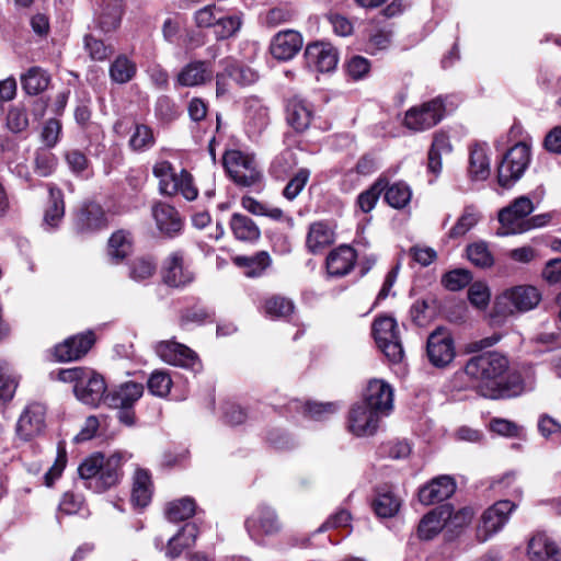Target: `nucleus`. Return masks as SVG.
<instances>
[{
  "mask_svg": "<svg viewBox=\"0 0 561 561\" xmlns=\"http://www.w3.org/2000/svg\"><path fill=\"white\" fill-rule=\"evenodd\" d=\"M508 369L507 357L499 352L474 355L465 365V373L476 381L478 391L490 399H499L501 394L499 385Z\"/></svg>",
  "mask_w": 561,
  "mask_h": 561,
  "instance_id": "nucleus-1",
  "label": "nucleus"
},
{
  "mask_svg": "<svg viewBox=\"0 0 561 561\" xmlns=\"http://www.w3.org/2000/svg\"><path fill=\"white\" fill-rule=\"evenodd\" d=\"M122 465L121 454L105 457L101 453H94L82 460L78 473L87 489L103 493L119 483L123 477Z\"/></svg>",
  "mask_w": 561,
  "mask_h": 561,
  "instance_id": "nucleus-2",
  "label": "nucleus"
},
{
  "mask_svg": "<svg viewBox=\"0 0 561 561\" xmlns=\"http://www.w3.org/2000/svg\"><path fill=\"white\" fill-rule=\"evenodd\" d=\"M224 167L239 186L250 187L259 183L262 174L257 169L254 154L241 150H226Z\"/></svg>",
  "mask_w": 561,
  "mask_h": 561,
  "instance_id": "nucleus-3",
  "label": "nucleus"
},
{
  "mask_svg": "<svg viewBox=\"0 0 561 561\" xmlns=\"http://www.w3.org/2000/svg\"><path fill=\"white\" fill-rule=\"evenodd\" d=\"M371 331L378 348L389 362L401 363L404 351L396 320L391 317L377 318L373 323Z\"/></svg>",
  "mask_w": 561,
  "mask_h": 561,
  "instance_id": "nucleus-4",
  "label": "nucleus"
},
{
  "mask_svg": "<svg viewBox=\"0 0 561 561\" xmlns=\"http://www.w3.org/2000/svg\"><path fill=\"white\" fill-rule=\"evenodd\" d=\"M530 162V148L527 142H515L505 153L499 170L497 182L503 188H511L524 174Z\"/></svg>",
  "mask_w": 561,
  "mask_h": 561,
  "instance_id": "nucleus-5",
  "label": "nucleus"
},
{
  "mask_svg": "<svg viewBox=\"0 0 561 561\" xmlns=\"http://www.w3.org/2000/svg\"><path fill=\"white\" fill-rule=\"evenodd\" d=\"M541 300L539 290L529 285L516 286L496 298L497 311L502 314L525 312L534 309Z\"/></svg>",
  "mask_w": 561,
  "mask_h": 561,
  "instance_id": "nucleus-6",
  "label": "nucleus"
},
{
  "mask_svg": "<svg viewBox=\"0 0 561 561\" xmlns=\"http://www.w3.org/2000/svg\"><path fill=\"white\" fill-rule=\"evenodd\" d=\"M516 505L508 500L495 502L486 508L477 526L476 538L479 542H485L502 530L510 519Z\"/></svg>",
  "mask_w": 561,
  "mask_h": 561,
  "instance_id": "nucleus-7",
  "label": "nucleus"
},
{
  "mask_svg": "<svg viewBox=\"0 0 561 561\" xmlns=\"http://www.w3.org/2000/svg\"><path fill=\"white\" fill-rule=\"evenodd\" d=\"M446 99L437 96L420 106L411 107L404 116V125L414 131L430 129L437 125L444 117Z\"/></svg>",
  "mask_w": 561,
  "mask_h": 561,
  "instance_id": "nucleus-8",
  "label": "nucleus"
},
{
  "mask_svg": "<svg viewBox=\"0 0 561 561\" xmlns=\"http://www.w3.org/2000/svg\"><path fill=\"white\" fill-rule=\"evenodd\" d=\"M534 209V204L527 196H519L508 206L502 208L499 211L502 234H518L528 231L527 221Z\"/></svg>",
  "mask_w": 561,
  "mask_h": 561,
  "instance_id": "nucleus-9",
  "label": "nucleus"
},
{
  "mask_svg": "<svg viewBox=\"0 0 561 561\" xmlns=\"http://www.w3.org/2000/svg\"><path fill=\"white\" fill-rule=\"evenodd\" d=\"M161 277L165 285L174 288L185 287L195 279V273L186 260L183 250L169 253L162 262Z\"/></svg>",
  "mask_w": 561,
  "mask_h": 561,
  "instance_id": "nucleus-10",
  "label": "nucleus"
},
{
  "mask_svg": "<svg viewBox=\"0 0 561 561\" xmlns=\"http://www.w3.org/2000/svg\"><path fill=\"white\" fill-rule=\"evenodd\" d=\"M159 357L173 366L199 370L202 363L198 355L188 346L175 341H161L156 345Z\"/></svg>",
  "mask_w": 561,
  "mask_h": 561,
  "instance_id": "nucleus-11",
  "label": "nucleus"
},
{
  "mask_svg": "<svg viewBox=\"0 0 561 561\" xmlns=\"http://www.w3.org/2000/svg\"><path fill=\"white\" fill-rule=\"evenodd\" d=\"M381 417L383 415L378 411L360 402L351 408L347 416V428L358 437L371 436L377 432Z\"/></svg>",
  "mask_w": 561,
  "mask_h": 561,
  "instance_id": "nucleus-12",
  "label": "nucleus"
},
{
  "mask_svg": "<svg viewBox=\"0 0 561 561\" xmlns=\"http://www.w3.org/2000/svg\"><path fill=\"white\" fill-rule=\"evenodd\" d=\"M46 408L38 402L30 403L21 413L16 423V435L22 440H31L44 433Z\"/></svg>",
  "mask_w": 561,
  "mask_h": 561,
  "instance_id": "nucleus-13",
  "label": "nucleus"
},
{
  "mask_svg": "<svg viewBox=\"0 0 561 561\" xmlns=\"http://www.w3.org/2000/svg\"><path fill=\"white\" fill-rule=\"evenodd\" d=\"M94 342L95 335L92 331L73 335L55 346L54 356L61 363L78 360L87 355Z\"/></svg>",
  "mask_w": 561,
  "mask_h": 561,
  "instance_id": "nucleus-14",
  "label": "nucleus"
},
{
  "mask_svg": "<svg viewBox=\"0 0 561 561\" xmlns=\"http://www.w3.org/2000/svg\"><path fill=\"white\" fill-rule=\"evenodd\" d=\"M427 356L436 367L448 365L455 356L451 335L443 328L436 329L427 339Z\"/></svg>",
  "mask_w": 561,
  "mask_h": 561,
  "instance_id": "nucleus-15",
  "label": "nucleus"
},
{
  "mask_svg": "<svg viewBox=\"0 0 561 561\" xmlns=\"http://www.w3.org/2000/svg\"><path fill=\"white\" fill-rule=\"evenodd\" d=\"M529 561H561V545L545 531L535 533L527 542Z\"/></svg>",
  "mask_w": 561,
  "mask_h": 561,
  "instance_id": "nucleus-16",
  "label": "nucleus"
},
{
  "mask_svg": "<svg viewBox=\"0 0 561 561\" xmlns=\"http://www.w3.org/2000/svg\"><path fill=\"white\" fill-rule=\"evenodd\" d=\"M308 68L319 72H330L337 65V51L329 43L316 42L308 44L305 49Z\"/></svg>",
  "mask_w": 561,
  "mask_h": 561,
  "instance_id": "nucleus-17",
  "label": "nucleus"
},
{
  "mask_svg": "<svg viewBox=\"0 0 561 561\" xmlns=\"http://www.w3.org/2000/svg\"><path fill=\"white\" fill-rule=\"evenodd\" d=\"M304 45L302 35L295 30H285L275 34L270 44L271 55L282 61L293 59Z\"/></svg>",
  "mask_w": 561,
  "mask_h": 561,
  "instance_id": "nucleus-18",
  "label": "nucleus"
},
{
  "mask_svg": "<svg viewBox=\"0 0 561 561\" xmlns=\"http://www.w3.org/2000/svg\"><path fill=\"white\" fill-rule=\"evenodd\" d=\"M75 394L79 401L87 405L98 407L106 392L104 378L90 369L84 379L73 387Z\"/></svg>",
  "mask_w": 561,
  "mask_h": 561,
  "instance_id": "nucleus-19",
  "label": "nucleus"
},
{
  "mask_svg": "<svg viewBox=\"0 0 561 561\" xmlns=\"http://www.w3.org/2000/svg\"><path fill=\"white\" fill-rule=\"evenodd\" d=\"M363 402L386 416L393 407V390L390 385L383 380H370L366 388Z\"/></svg>",
  "mask_w": 561,
  "mask_h": 561,
  "instance_id": "nucleus-20",
  "label": "nucleus"
},
{
  "mask_svg": "<svg viewBox=\"0 0 561 561\" xmlns=\"http://www.w3.org/2000/svg\"><path fill=\"white\" fill-rule=\"evenodd\" d=\"M211 79V64L205 60H193L180 70L175 78V83L179 87L193 88L206 84Z\"/></svg>",
  "mask_w": 561,
  "mask_h": 561,
  "instance_id": "nucleus-21",
  "label": "nucleus"
},
{
  "mask_svg": "<svg viewBox=\"0 0 561 561\" xmlns=\"http://www.w3.org/2000/svg\"><path fill=\"white\" fill-rule=\"evenodd\" d=\"M151 214L161 233L168 237H174L181 232L183 220L173 206L157 202L151 207Z\"/></svg>",
  "mask_w": 561,
  "mask_h": 561,
  "instance_id": "nucleus-22",
  "label": "nucleus"
},
{
  "mask_svg": "<svg viewBox=\"0 0 561 561\" xmlns=\"http://www.w3.org/2000/svg\"><path fill=\"white\" fill-rule=\"evenodd\" d=\"M455 491V480L449 476H439L420 489L419 500L424 505H432L449 499Z\"/></svg>",
  "mask_w": 561,
  "mask_h": 561,
  "instance_id": "nucleus-23",
  "label": "nucleus"
},
{
  "mask_svg": "<svg viewBox=\"0 0 561 561\" xmlns=\"http://www.w3.org/2000/svg\"><path fill=\"white\" fill-rule=\"evenodd\" d=\"M312 115V105L307 100L298 95L287 100L286 121L297 133H302L309 127Z\"/></svg>",
  "mask_w": 561,
  "mask_h": 561,
  "instance_id": "nucleus-24",
  "label": "nucleus"
},
{
  "mask_svg": "<svg viewBox=\"0 0 561 561\" xmlns=\"http://www.w3.org/2000/svg\"><path fill=\"white\" fill-rule=\"evenodd\" d=\"M525 377L522 371L514 370L507 371L499 385L501 394L500 398L515 397L520 394L526 389H531L535 381V374L531 366L523 368Z\"/></svg>",
  "mask_w": 561,
  "mask_h": 561,
  "instance_id": "nucleus-25",
  "label": "nucleus"
},
{
  "mask_svg": "<svg viewBox=\"0 0 561 561\" xmlns=\"http://www.w3.org/2000/svg\"><path fill=\"white\" fill-rule=\"evenodd\" d=\"M451 516V506L442 505L426 515L420 520L417 535L423 540L433 539L448 524V517Z\"/></svg>",
  "mask_w": 561,
  "mask_h": 561,
  "instance_id": "nucleus-26",
  "label": "nucleus"
},
{
  "mask_svg": "<svg viewBox=\"0 0 561 561\" xmlns=\"http://www.w3.org/2000/svg\"><path fill=\"white\" fill-rule=\"evenodd\" d=\"M357 254L350 245H340L332 250L327 257V271L331 276L348 274L356 262Z\"/></svg>",
  "mask_w": 561,
  "mask_h": 561,
  "instance_id": "nucleus-27",
  "label": "nucleus"
},
{
  "mask_svg": "<svg viewBox=\"0 0 561 561\" xmlns=\"http://www.w3.org/2000/svg\"><path fill=\"white\" fill-rule=\"evenodd\" d=\"M335 232L325 221H316L309 226L306 248L312 254H319L334 243Z\"/></svg>",
  "mask_w": 561,
  "mask_h": 561,
  "instance_id": "nucleus-28",
  "label": "nucleus"
},
{
  "mask_svg": "<svg viewBox=\"0 0 561 561\" xmlns=\"http://www.w3.org/2000/svg\"><path fill=\"white\" fill-rule=\"evenodd\" d=\"M133 234L127 230H117L107 241L106 255L112 264H121L133 252Z\"/></svg>",
  "mask_w": 561,
  "mask_h": 561,
  "instance_id": "nucleus-29",
  "label": "nucleus"
},
{
  "mask_svg": "<svg viewBox=\"0 0 561 561\" xmlns=\"http://www.w3.org/2000/svg\"><path fill=\"white\" fill-rule=\"evenodd\" d=\"M142 393L144 387L141 383L128 381L110 392L105 397V401L111 408H133Z\"/></svg>",
  "mask_w": 561,
  "mask_h": 561,
  "instance_id": "nucleus-30",
  "label": "nucleus"
},
{
  "mask_svg": "<svg viewBox=\"0 0 561 561\" xmlns=\"http://www.w3.org/2000/svg\"><path fill=\"white\" fill-rule=\"evenodd\" d=\"M485 142H474L469 152L468 175L472 181H484L490 175V157Z\"/></svg>",
  "mask_w": 561,
  "mask_h": 561,
  "instance_id": "nucleus-31",
  "label": "nucleus"
},
{
  "mask_svg": "<svg viewBox=\"0 0 561 561\" xmlns=\"http://www.w3.org/2000/svg\"><path fill=\"white\" fill-rule=\"evenodd\" d=\"M229 228L240 242L254 243L261 238V230L255 221L241 213L231 215Z\"/></svg>",
  "mask_w": 561,
  "mask_h": 561,
  "instance_id": "nucleus-32",
  "label": "nucleus"
},
{
  "mask_svg": "<svg viewBox=\"0 0 561 561\" xmlns=\"http://www.w3.org/2000/svg\"><path fill=\"white\" fill-rule=\"evenodd\" d=\"M153 485L148 470L137 468L133 477L131 503L135 506H147L152 497Z\"/></svg>",
  "mask_w": 561,
  "mask_h": 561,
  "instance_id": "nucleus-33",
  "label": "nucleus"
},
{
  "mask_svg": "<svg viewBox=\"0 0 561 561\" xmlns=\"http://www.w3.org/2000/svg\"><path fill=\"white\" fill-rule=\"evenodd\" d=\"M245 525L250 534L260 530L265 535H272L280 528L277 515L271 507L265 505L260 506L256 514L250 517Z\"/></svg>",
  "mask_w": 561,
  "mask_h": 561,
  "instance_id": "nucleus-34",
  "label": "nucleus"
},
{
  "mask_svg": "<svg viewBox=\"0 0 561 561\" xmlns=\"http://www.w3.org/2000/svg\"><path fill=\"white\" fill-rule=\"evenodd\" d=\"M106 226L105 213L96 203H87L77 216V228L80 231L99 230Z\"/></svg>",
  "mask_w": 561,
  "mask_h": 561,
  "instance_id": "nucleus-35",
  "label": "nucleus"
},
{
  "mask_svg": "<svg viewBox=\"0 0 561 561\" xmlns=\"http://www.w3.org/2000/svg\"><path fill=\"white\" fill-rule=\"evenodd\" d=\"M197 535L198 528L195 524H185L175 536L169 539L167 557L172 560L178 558L184 549L195 543Z\"/></svg>",
  "mask_w": 561,
  "mask_h": 561,
  "instance_id": "nucleus-36",
  "label": "nucleus"
},
{
  "mask_svg": "<svg viewBox=\"0 0 561 561\" xmlns=\"http://www.w3.org/2000/svg\"><path fill=\"white\" fill-rule=\"evenodd\" d=\"M262 311L272 320H287L295 311V304L285 296L272 295L264 299Z\"/></svg>",
  "mask_w": 561,
  "mask_h": 561,
  "instance_id": "nucleus-37",
  "label": "nucleus"
},
{
  "mask_svg": "<svg viewBox=\"0 0 561 561\" xmlns=\"http://www.w3.org/2000/svg\"><path fill=\"white\" fill-rule=\"evenodd\" d=\"M49 199L44 213V224L56 228L65 216V202L61 190L48 184Z\"/></svg>",
  "mask_w": 561,
  "mask_h": 561,
  "instance_id": "nucleus-38",
  "label": "nucleus"
},
{
  "mask_svg": "<svg viewBox=\"0 0 561 561\" xmlns=\"http://www.w3.org/2000/svg\"><path fill=\"white\" fill-rule=\"evenodd\" d=\"M22 89L28 95H37L45 91L50 82V77L46 70L33 66L21 75Z\"/></svg>",
  "mask_w": 561,
  "mask_h": 561,
  "instance_id": "nucleus-39",
  "label": "nucleus"
},
{
  "mask_svg": "<svg viewBox=\"0 0 561 561\" xmlns=\"http://www.w3.org/2000/svg\"><path fill=\"white\" fill-rule=\"evenodd\" d=\"M232 262L242 268H245L248 277H259L271 265V256L266 251H261L251 256L237 255Z\"/></svg>",
  "mask_w": 561,
  "mask_h": 561,
  "instance_id": "nucleus-40",
  "label": "nucleus"
},
{
  "mask_svg": "<svg viewBox=\"0 0 561 561\" xmlns=\"http://www.w3.org/2000/svg\"><path fill=\"white\" fill-rule=\"evenodd\" d=\"M122 13L121 0H114L106 3L96 20L100 31L104 34L116 31L121 24Z\"/></svg>",
  "mask_w": 561,
  "mask_h": 561,
  "instance_id": "nucleus-41",
  "label": "nucleus"
},
{
  "mask_svg": "<svg viewBox=\"0 0 561 561\" xmlns=\"http://www.w3.org/2000/svg\"><path fill=\"white\" fill-rule=\"evenodd\" d=\"M480 219L481 215L476 206H466L462 210V214L457 219L456 224L450 228L448 237L450 239H458L463 237L480 221Z\"/></svg>",
  "mask_w": 561,
  "mask_h": 561,
  "instance_id": "nucleus-42",
  "label": "nucleus"
},
{
  "mask_svg": "<svg viewBox=\"0 0 561 561\" xmlns=\"http://www.w3.org/2000/svg\"><path fill=\"white\" fill-rule=\"evenodd\" d=\"M371 506L377 516L389 518L399 512L401 501L392 492L385 491L376 495Z\"/></svg>",
  "mask_w": 561,
  "mask_h": 561,
  "instance_id": "nucleus-43",
  "label": "nucleus"
},
{
  "mask_svg": "<svg viewBox=\"0 0 561 561\" xmlns=\"http://www.w3.org/2000/svg\"><path fill=\"white\" fill-rule=\"evenodd\" d=\"M383 192L386 202L396 209L404 208L412 197V191L404 182H396L391 185L387 184Z\"/></svg>",
  "mask_w": 561,
  "mask_h": 561,
  "instance_id": "nucleus-44",
  "label": "nucleus"
},
{
  "mask_svg": "<svg viewBox=\"0 0 561 561\" xmlns=\"http://www.w3.org/2000/svg\"><path fill=\"white\" fill-rule=\"evenodd\" d=\"M136 64L125 55H119L110 67V77L116 83H126L136 75Z\"/></svg>",
  "mask_w": 561,
  "mask_h": 561,
  "instance_id": "nucleus-45",
  "label": "nucleus"
},
{
  "mask_svg": "<svg viewBox=\"0 0 561 561\" xmlns=\"http://www.w3.org/2000/svg\"><path fill=\"white\" fill-rule=\"evenodd\" d=\"M157 263L151 256H138L128 264V275L135 282H144L154 275Z\"/></svg>",
  "mask_w": 561,
  "mask_h": 561,
  "instance_id": "nucleus-46",
  "label": "nucleus"
},
{
  "mask_svg": "<svg viewBox=\"0 0 561 561\" xmlns=\"http://www.w3.org/2000/svg\"><path fill=\"white\" fill-rule=\"evenodd\" d=\"M153 174L159 179V190L161 194L169 196L175 195L176 183L174 181L178 173L174 172L170 162H158L153 167Z\"/></svg>",
  "mask_w": 561,
  "mask_h": 561,
  "instance_id": "nucleus-47",
  "label": "nucleus"
},
{
  "mask_svg": "<svg viewBox=\"0 0 561 561\" xmlns=\"http://www.w3.org/2000/svg\"><path fill=\"white\" fill-rule=\"evenodd\" d=\"M241 206L254 216H266L273 220H282L284 217V211L279 207L268 206L249 195L241 198Z\"/></svg>",
  "mask_w": 561,
  "mask_h": 561,
  "instance_id": "nucleus-48",
  "label": "nucleus"
},
{
  "mask_svg": "<svg viewBox=\"0 0 561 561\" xmlns=\"http://www.w3.org/2000/svg\"><path fill=\"white\" fill-rule=\"evenodd\" d=\"M195 510V501L192 497H183L170 502L165 508V515L171 522H182L192 517Z\"/></svg>",
  "mask_w": 561,
  "mask_h": 561,
  "instance_id": "nucleus-49",
  "label": "nucleus"
},
{
  "mask_svg": "<svg viewBox=\"0 0 561 561\" xmlns=\"http://www.w3.org/2000/svg\"><path fill=\"white\" fill-rule=\"evenodd\" d=\"M54 144L55 142L45 144L44 146L39 147L35 153V172L41 176L50 175L57 165V159L51 152Z\"/></svg>",
  "mask_w": 561,
  "mask_h": 561,
  "instance_id": "nucleus-50",
  "label": "nucleus"
},
{
  "mask_svg": "<svg viewBox=\"0 0 561 561\" xmlns=\"http://www.w3.org/2000/svg\"><path fill=\"white\" fill-rule=\"evenodd\" d=\"M387 184L386 179L379 178L369 188L359 194L356 204L363 213H369L374 209Z\"/></svg>",
  "mask_w": 561,
  "mask_h": 561,
  "instance_id": "nucleus-51",
  "label": "nucleus"
},
{
  "mask_svg": "<svg viewBox=\"0 0 561 561\" xmlns=\"http://www.w3.org/2000/svg\"><path fill=\"white\" fill-rule=\"evenodd\" d=\"M116 136L126 137L127 130L131 131L130 140H152L153 134L149 127L146 125L135 124L130 119L118 121L114 126Z\"/></svg>",
  "mask_w": 561,
  "mask_h": 561,
  "instance_id": "nucleus-52",
  "label": "nucleus"
},
{
  "mask_svg": "<svg viewBox=\"0 0 561 561\" xmlns=\"http://www.w3.org/2000/svg\"><path fill=\"white\" fill-rule=\"evenodd\" d=\"M228 64V73H232V81L237 84L245 87L257 81L259 75L252 68L241 65L238 61L226 58Z\"/></svg>",
  "mask_w": 561,
  "mask_h": 561,
  "instance_id": "nucleus-53",
  "label": "nucleus"
},
{
  "mask_svg": "<svg viewBox=\"0 0 561 561\" xmlns=\"http://www.w3.org/2000/svg\"><path fill=\"white\" fill-rule=\"evenodd\" d=\"M469 261L478 267H490L494 263L492 253L485 242H476L467 247Z\"/></svg>",
  "mask_w": 561,
  "mask_h": 561,
  "instance_id": "nucleus-54",
  "label": "nucleus"
},
{
  "mask_svg": "<svg viewBox=\"0 0 561 561\" xmlns=\"http://www.w3.org/2000/svg\"><path fill=\"white\" fill-rule=\"evenodd\" d=\"M304 413L316 421L327 420L329 416L336 413L340 409L335 402H316L308 401L304 404Z\"/></svg>",
  "mask_w": 561,
  "mask_h": 561,
  "instance_id": "nucleus-55",
  "label": "nucleus"
},
{
  "mask_svg": "<svg viewBox=\"0 0 561 561\" xmlns=\"http://www.w3.org/2000/svg\"><path fill=\"white\" fill-rule=\"evenodd\" d=\"M241 26L239 15H220L214 24V33L218 39H225L234 35Z\"/></svg>",
  "mask_w": 561,
  "mask_h": 561,
  "instance_id": "nucleus-56",
  "label": "nucleus"
},
{
  "mask_svg": "<svg viewBox=\"0 0 561 561\" xmlns=\"http://www.w3.org/2000/svg\"><path fill=\"white\" fill-rule=\"evenodd\" d=\"M453 151L450 142H432V147L428 151L427 168L428 170L438 175L442 171V158L443 156H449Z\"/></svg>",
  "mask_w": 561,
  "mask_h": 561,
  "instance_id": "nucleus-57",
  "label": "nucleus"
},
{
  "mask_svg": "<svg viewBox=\"0 0 561 561\" xmlns=\"http://www.w3.org/2000/svg\"><path fill=\"white\" fill-rule=\"evenodd\" d=\"M84 48L89 53V56L96 61L107 59L114 51L111 45H105L102 39L96 38L92 34L85 35Z\"/></svg>",
  "mask_w": 561,
  "mask_h": 561,
  "instance_id": "nucleus-58",
  "label": "nucleus"
},
{
  "mask_svg": "<svg viewBox=\"0 0 561 561\" xmlns=\"http://www.w3.org/2000/svg\"><path fill=\"white\" fill-rule=\"evenodd\" d=\"M472 279L471 273L467 270L458 268L443 275V286L451 291L465 288Z\"/></svg>",
  "mask_w": 561,
  "mask_h": 561,
  "instance_id": "nucleus-59",
  "label": "nucleus"
},
{
  "mask_svg": "<svg viewBox=\"0 0 561 561\" xmlns=\"http://www.w3.org/2000/svg\"><path fill=\"white\" fill-rule=\"evenodd\" d=\"M171 386V376L162 370L153 371L148 379L149 391L158 397H165L170 392Z\"/></svg>",
  "mask_w": 561,
  "mask_h": 561,
  "instance_id": "nucleus-60",
  "label": "nucleus"
},
{
  "mask_svg": "<svg viewBox=\"0 0 561 561\" xmlns=\"http://www.w3.org/2000/svg\"><path fill=\"white\" fill-rule=\"evenodd\" d=\"M18 381L9 373L8 364L0 360V401H10L16 390Z\"/></svg>",
  "mask_w": 561,
  "mask_h": 561,
  "instance_id": "nucleus-61",
  "label": "nucleus"
},
{
  "mask_svg": "<svg viewBox=\"0 0 561 561\" xmlns=\"http://www.w3.org/2000/svg\"><path fill=\"white\" fill-rule=\"evenodd\" d=\"M175 195L181 194L187 201H194L198 190L194 184L193 176L186 170H182L175 178Z\"/></svg>",
  "mask_w": 561,
  "mask_h": 561,
  "instance_id": "nucleus-62",
  "label": "nucleus"
},
{
  "mask_svg": "<svg viewBox=\"0 0 561 561\" xmlns=\"http://www.w3.org/2000/svg\"><path fill=\"white\" fill-rule=\"evenodd\" d=\"M295 16V10L289 4H280L270 9L264 16V22L268 26H277L287 23Z\"/></svg>",
  "mask_w": 561,
  "mask_h": 561,
  "instance_id": "nucleus-63",
  "label": "nucleus"
},
{
  "mask_svg": "<svg viewBox=\"0 0 561 561\" xmlns=\"http://www.w3.org/2000/svg\"><path fill=\"white\" fill-rule=\"evenodd\" d=\"M538 431L547 439L561 442V423L548 414L539 416Z\"/></svg>",
  "mask_w": 561,
  "mask_h": 561,
  "instance_id": "nucleus-64",
  "label": "nucleus"
}]
</instances>
